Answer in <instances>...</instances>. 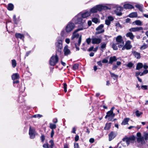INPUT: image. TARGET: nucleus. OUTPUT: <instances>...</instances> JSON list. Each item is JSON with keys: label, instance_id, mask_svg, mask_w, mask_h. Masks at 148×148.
Returning a JSON list of instances; mask_svg holds the SVG:
<instances>
[{"label": "nucleus", "instance_id": "f257e3e1", "mask_svg": "<svg viewBox=\"0 0 148 148\" xmlns=\"http://www.w3.org/2000/svg\"><path fill=\"white\" fill-rule=\"evenodd\" d=\"M74 23L71 22H69L65 26V29L61 31L60 35L62 37H65L68 36V34L72 31L75 28Z\"/></svg>", "mask_w": 148, "mask_h": 148}, {"label": "nucleus", "instance_id": "f03ea898", "mask_svg": "<svg viewBox=\"0 0 148 148\" xmlns=\"http://www.w3.org/2000/svg\"><path fill=\"white\" fill-rule=\"evenodd\" d=\"M110 8L104 5H96L90 9V12L91 13H97L98 11H101L103 10H110Z\"/></svg>", "mask_w": 148, "mask_h": 148}, {"label": "nucleus", "instance_id": "7ed1b4c3", "mask_svg": "<svg viewBox=\"0 0 148 148\" xmlns=\"http://www.w3.org/2000/svg\"><path fill=\"white\" fill-rule=\"evenodd\" d=\"M72 21L75 24H81L80 26L82 25L85 22V20L82 18L81 15V14H78L73 18Z\"/></svg>", "mask_w": 148, "mask_h": 148}, {"label": "nucleus", "instance_id": "20e7f679", "mask_svg": "<svg viewBox=\"0 0 148 148\" xmlns=\"http://www.w3.org/2000/svg\"><path fill=\"white\" fill-rule=\"evenodd\" d=\"M63 40L61 38H58L55 43L56 48V50L60 53H61L62 51Z\"/></svg>", "mask_w": 148, "mask_h": 148}, {"label": "nucleus", "instance_id": "39448f33", "mask_svg": "<svg viewBox=\"0 0 148 148\" xmlns=\"http://www.w3.org/2000/svg\"><path fill=\"white\" fill-rule=\"evenodd\" d=\"M114 107H112L110 111L107 112V114L105 116V118L107 119L108 118V120L109 121H111L115 115V114L113 112V110Z\"/></svg>", "mask_w": 148, "mask_h": 148}, {"label": "nucleus", "instance_id": "423d86ee", "mask_svg": "<svg viewBox=\"0 0 148 148\" xmlns=\"http://www.w3.org/2000/svg\"><path fill=\"white\" fill-rule=\"evenodd\" d=\"M85 29L84 26L82 25L81 26H79L78 28L75 30L73 32V35L71 37V40H73L75 38H78L79 37V34H78L77 33L78 32L84 29Z\"/></svg>", "mask_w": 148, "mask_h": 148}, {"label": "nucleus", "instance_id": "0eeeda50", "mask_svg": "<svg viewBox=\"0 0 148 148\" xmlns=\"http://www.w3.org/2000/svg\"><path fill=\"white\" fill-rule=\"evenodd\" d=\"M116 44L118 45L119 48L122 47L124 45V42L122 39L121 36L119 35L116 38Z\"/></svg>", "mask_w": 148, "mask_h": 148}, {"label": "nucleus", "instance_id": "6e6552de", "mask_svg": "<svg viewBox=\"0 0 148 148\" xmlns=\"http://www.w3.org/2000/svg\"><path fill=\"white\" fill-rule=\"evenodd\" d=\"M58 61V58L57 55L52 56L49 60L50 64L51 66L55 65Z\"/></svg>", "mask_w": 148, "mask_h": 148}, {"label": "nucleus", "instance_id": "1a4fd4ad", "mask_svg": "<svg viewBox=\"0 0 148 148\" xmlns=\"http://www.w3.org/2000/svg\"><path fill=\"white\" fill-rule=\"evenodd\" d=\"M36 134V132L34 128L32 127L31 126H30L29 133L30 138L31 139L34 138L35 137Z\"/></svg>", "mask_w": 148, "mask_h": 148}, {"label": "nucleus", "instance_id": "9d476101", "mask_svg": "<svg viewBox=\"0 0 148 148\" xmlns=\"http://www.w3.org/2000/svg\"><path fill=\"white\" fill-rule=\"evenodd\" d=\"M101 41V39L100 38L93 36L92 38V43L93 44H99Z\"/></svg>", "mask_w": 148, "mask_h": 148}, {"label": "nucleus", "instance_id": "9b49d317", "mask_svg": "<svg viewBox=\"0 0 148 148\" xmlns=\"http://www.w3.org/2000/svg\"><path fill=\"white\" fill-rule=\"evenodd\" d=\"M104 25L103 24H101L99 26L96 28L97 32L95 33L96 34H101L104 32V29H103Z\"/></svg>", "mask_w": 148, "mask_h": 148}, {"label": "nucleus", "instance_id": "f8f14e48", "mask_svg": "<svg viewBox=\"0 0 148 148\" xmlns=\"http://www.w3.org/2000/svg\"><path fill=\"white\" fill-rule=\"evenodd\" d=\"M132 47V46L131 45V42L129 40L127 41L124 46L122 48V49L123 50H124L125 49L127 50H129L131 49Z\"/></svg>", "mask_w": 148, "mask_h": 148}, {"label": "nucleus", "instance_id": "ddd939ff", "mask_svg": "<svg viewBox=\"0 0 148 148\" xmlns=\"http://www.w3.org/2000/svg\"><path fill=\"white\" fill-rule=\"evenodd\" d=\"M81 15L82 16L83 18H87L89 17L91 15V12L89 11H86L82 13H80Z\"/></svg>", "mask_w": 148, "mask_h": 148}, {"label": "nucleus", "instance_id": "4468645a", "mask_svg": "<svg viewBox=\"0 0 148 148\" xmlns=\"http://www.w3.org/2000/svg\"><path fill=\"white\" fill-rule=\"evenodd\" d=\"M114 20V18L111 16H108L105 21V24L107 25H110L111 22Z\"/></svg>", "mask_w": 148, "mask_h": 148}, {"label": "nucleus", "instance_id": "2eb2a0df", "mask_svg": "<svg viewBox=\"0 0 148 148\" xmlns=\"http://www.w3.org/2000/svg\"><path fill=\"white\" fill-rule=\"evenodd\" d=\"M64 54L65 56H67L71 53V51L69 49L68 45H66L64 49Z\"/></svg>", "mask_w": 148, "mask_h": 148}, {"label": "nucleus", "instance_id": "dca6fc26", "mask_svg": "<svg viewBox=\"0 0 148 148\" xmlns=\"http://www.w3.org/2000/svg\"><path fill=\"white\" fill-rule=\"evenodd\" d=\"M51 145H49L48 143L45 144L43 145V147L44 148H53L54 145V143L52 140H50L49 141Z\"/></svg>", "mask_w": 148, "mask_h": 148}, {"label": "nucleus", "instance_id": "f3484780", "mask_svg": "<svg viewBox=\"0 0 148 148\" xmlns=\"http://www.w3.org/2000/svg\"><path fill=\"white\" fill-rule=\"evenodd\" d=\"M123 146H127L130 144L129 140L128 138H124L123 141L121 142Z\"/></svg>", "mask_w": 148, "mask_h": 148}, {"label": "nucleus", "instance_id": "a211bd4d", "mask_svg": "<svg viewBox=\"0 0 148 148\" xmlns=\"http://www.w3.org/2000/svg\"><path fill=\"white\" fill-rule=\"evenodd\" d=\"M142 30L143 28L142 27H132L129 29L130 32H136Z\"/></svg>", "mask_w": 148, "mask_h": 148}, {"label": "nucleus", "instance_id": "6ab92c4d", "mask_svg": "<svg viewBox=\"0 0 148 148\" xmlns=\"http://www.w3.org/2000/svg\"><path fill=\"white\" fill-rule=\"evenodd\" d=\"M116 132H111L109 134V140L111 141L114 139L116 136Z\"/></svg>", "mask_w": 148, "mask_h": 148}, {"label": "nucleus", "instance_id": "aec40b11", "mask_svg": "<svg viewBox=\"0 0 148 148\" xmlns=\"http://www.w3.org/2000/svg\"><path fill=\"white\" fill-rule=\"evenodd\" d=\"M15 36L16 38L17 39L19 38L23 41L24 40V36L23 34L20 33H16L15 34Z\"/></svg>", "mask_w": 148, "mask_h": 148}, {"label": "nucleus", "instance_id": "412c9836", "mask_svg": "<svg viewBox=\"0 0 148 148\" xmlns=\"http://www.w3.org/2000/svg\"><path fill=\"white\" fill-rule=\"evenodd\" d=\"M137 141L138 143H140L141 144L145 143V141L143 137H140L137 138Z\"/></svg>", "mask_w": 148, "mask_h": 148}, {"label": "nucleus", "instance_id": "4be33fe9", "mask_svg": "<svg viewBox=\"0 0 148 148\" xmlns=\"http://www.w3.org/2000/svg\"><path fill=\"white\" fill-rule=\"evenodd\" d=\"M12 79L14 80L18 79L19 78V76L18 73H15L12 75Z\"/></svg>", "mask_w": 148, "mask_h": 148}, {"label": "nucleus", "instance_id": "5701e85b", "mask_svg": "<svg viewBox=\"0 0 148 148\" xmlns=\"http://www.w3.org/2000/svg\"><path fill=\"white\" fill-rule=\"evenodd\" d=\"M123 7L126 9H131L134 8V7L132 5L129 4H125L123 5Z\"/></svg>", "mask_w": 148, "mask_h": 148}, {"label": "nucleus", "instance_id": "b1692460", "mask_svg": "<svg viewBox=\"0 0 148 148\" xmlns=\"http://www.w3.org/2000/svg\"><path fill=\"white\" fill-rule=\"evenodd\" d=\"M117 60V59L115 56L110 57V58L109 63L110 64H112L113 62L116 61Z\"/></svg>", "mask_w": 148, "mask_h": 148}, {"label": "nucleus", "instance_id": "393cba45", "mask_svg": "<svg viewBox=\"0 0 148 148\" xmlns=\"http://www.w3.org/2000/svg\"><path fill=\"white\" fill-rule=\"evenodd\" d=\"M132 53L135 57L137 59H140V55L139 53L136 51H133Z\"/></svg>", "mask_w": 148, "mask_h": 148}, {"label": "nucleus", "instance_id": "a878e982", "mask_svg": "<svg viewBox=\"0 0 148 148\" xmlns=\"http://www.w3.org/2000/svg\"><path fill=\"white\" fill-rule=\"evenodd\" d=\"M126 36L127 37H129L131 40H133L134 38V36L131 32L127 33Z\"/></svg>", "mask_w": 148, "mask_h": 148}, {"label": "nucleus", "instance_id": "bb28decb", "mask_svg": "<svg viewBox=\"0 0 148 148\" xmlns=\"http://www.w3.org/2000/svg\"><path fill=\"white\" fill-rule=\"evenodd\" d=\"M135 7L138 8L140 11L143 12V5L137 4L135 5Z\"/></svg>", "mask_w": 148, "mask_h": 148}, {"label": "nucleus", "instance_id": "cd10ccee", "mask_svg": "<svg viewBox=\"0 0 148 148\" xmlns=\"http://www.w3.org/2000/svg\"><path fill=\"white\" fill-rule=\"evenodd\" d=\"M14 8V5L10 3L8 4L7 8L8 10L9 11H12Z\"/></svg>", "mask_w": 148, "mask_h": 148}, {"label": "nucleus", "instance_id": "c85d7f7f", "mask_svg": "<svg viewBox=\"0 0 148 148\" xmlns=\"http://www.w3.org/2000/svg\"><path fill=\"white\" fill-rule=\"evenodd\" d=\"M143 66V64L141 63H138L136 65V69L137 70H139L141 69Z\"/></svg>", "mask_w": 148, "mask_h": 148}, {"label": "nucleus", "instance_id": "c756f323", "mask_svg": "<svg viewBox=\"0 0 148 148\" xmlns=\"http://www.w3.org/2000/svg\"><path fill=\"white\" fill-rule=\"evenodd\" d=\"M129 16L130 18L136 17L137 16V14L136 12H133L131 13L129 15Z\"/></svg>", "mask_w": 148, "mask_h": 148}, {"label": "nucleus", "instance_id": "7c9ffc66", "mask_svg": "<svg viewBox=\"0 0 148 148\" xmlns=\"http://www.w3.org/2000/svg\"><path fill=\"white\" fill-rule=\"evenodd\" d=\"M133 23H134L137 25L141 26L143 25L142 22L140 20H137L134 21Z\"/></svg>", "mask_w": 148, "mask_h": 148}, {"label": "nucleus", "instance_id": "2f4dec72", "mask_svg": "<svg viewBox=\"0 0 148 148\" xmlns=\"http://www.w3.org/2000/svg\"><path fill=\"white\" fill-rule=\"evenodd\" d=\"M117 9L118 10H119L120 11L119 12H117L116 10L115 11L116 14L118 16H121L122 14L120 11L122 10V8L121 7H117Z\"/></svg>", "mask_w": 148, "mask_h": 148}, {"label": "nucleus", "instance_id": "473e14b6", "mask_svg": "<svg viewBox=\"0 0 148 148\" xmlns=\"http://www.w3.org/2000/svg\"><path fill=\"white\" fill-rule=\"evenodd\" d=\"M129 120V118H127L124 119L121 123V124L125 125L127 124Z\"/></svg>", "mask_w": 148, "mask_h": 148}, {"label": "nucleus", "instance_id": "72a5a7b5", "mask_svg": "<svg viewBox=\"0 0 148 148\" xmlns=\"http://www.w3.org/2000/svg\"><path fill=\"white\" fill-rule=\"evenodd\" d=\"M111 123H107L104 129L106 130H109L110 128Z\"/></svg>", "mask_w": 148, "mask_h": 148}, {"label": "nucleus", "instance_id": "f704fd0d", "mask_svg": "<svg viewBox=\"0 0 148 148\" xmlns=\"http://www.w3.org/2000/svg\"><path fill=\"white\" fill-rule=\"evenodd\" d=\"M143 112L140 111H139L138 110H137L135 112V114L136 116L137 117H139L142 114Z\"/></svg>", "mask_w": 148, "mask_h": 148}, {"label": "nucleus", "instance_id": "c9c22d12", "mask_svg": "<svg viewBox=\"0 0 148 148\" xmlns=\"http://www.w3.org/2000/svg\"><path fill=\"white\" fill-rule=\"evenodd\" d=\"M56 124L51 123H49V127L52 130H53L54 129H56Z\"/></svg>", "mask_w": 148, "mask_h": 148}, {"label": "nucleus", "instance_id": "e433bc0d", "mask_svg": "<svg viewBox=\"0 0 148 148\" xmlns=\"http://www.w3.org/2000/svg\"><path fill=\"white\" fill-rule=\"evenodd\" d=\"M110 73L111 75V77L113 78L114 79H117L118 78V76L117 75L115 74L114 73H112L111 72H110Z\"/></svg>", "mask_w": 148, "mask_h": 148}, {"label": "nucleus", "instance_id": "4c0bfd02", "mask_svg": "<svg viewBox=\"0 0 148 148\" xmlns=\"http://www.w3.org/2000/svg\"><path fill=\"white\" fill-rule=\"evenodd\" d=\"M12 65L13 68H14L16 65V60L14 59H13L12 60Z\"/></svg>", "mask_w": 148, "mask_h": 148}, {"label": "nucleus", "instance_id": "58836bf2", "mask_svg": "<svg viewBox=\"0 0 148 148\" xmlns=\"http://www.w3.org/2000/svg\"><path fill=\"white\" fill-rule=\"evenodd\" d=\"M92 21L95 23H97L99 22V20L97 18L94 17L92 18Z\"/></svg>", "mask_w": 148, "mask_h": 148}, {"label": "nucleus", "instance_id": "ea45409f", "mask_svg": "<svg viewBox=\"0 0 148 148\" xmlns=\"http://www.w3.org/2000/svg\"><path fill=\"white\" fill-rule=\"evenodd\" d=\"M148 47L147 45V44H144L140 47V49L143 50L144 49L147 48Z\"/></svg>", "mask_w": 148, "mask_h": 148}, {"label": "nucleus", "instance_id": "a19ab883", "mask_svg": "<svg viewBox=\"0 0 148 148\" xmlns=\"http://www.w3.org/2000/svg\"><path fill=\"white\" fill-rule=\"evenodd\" d=\"M78 68V64H75L73 66V69L74 70L77 69Z\"/></svg>", "mask_w": 148, "mask_h": 148}, {"label": "nucleus", "instance_id": "79ce46f5", "mask_svg": "<svg viewBox=\"0 0 148 148\" xmlns=\"http://www.w3.org/2000/svg\"><path fill=\"white\" fill-rule=\"evenodd\" d=\"M81 40H82V36H80L79 37L78 41V43L77 44V45L78 46L80 45L81 42Z\"/></svg>", "mask_w": 148, "mask_h": 148}, {"label": "nucleus", "instance_id": "37998d69", "mask_svg": "<svg viewBox=\"0 0 148 148\" xmlns=\"http://www.w3.org/2000/svg\"><path fill=\"white\" fill-rule=\"evenodd\" d=\"M13 21L14 22V23L15 24H17V19L16 18V16L15 15H14L13 16Z\"/></svg>", "mask_w": 148, "mask_h": 148}, {"label": "nucleus", "instance_id": "c03bdc74", "mask_svg": "<svg viewBox=\"0 0 148 148\" xmlns=\"http://www.w3.org/2000/svg\"><path fill=\"white\" fill-rule=\"evenodd\" d=\"M91 41H92V39H91L90 38H89L86 40V42L88 45L90 43Z\"/></svg>", "mask_w": 148, "mask_h": 148}, {"label": "nucleus", "instance_id": "a18cd8bd", "mask_svg": "<svg viewBox=\"0 0 148 148\" xmlns=\"http://www.w3.org/2000/svg\"><path fill=\"white\" fill-rule=\"evenodd\" d=\"M128 139H129V143H130L131 141L134 140L135 139V138L134 136H132L128 138Z\"/></svg>", "mask_w": 148, "mask_h": 148}, {"label": "nucleus", "instance_id": "49530a36", "mask_svg": "<svg viewBox=\"0 0 148 148\" xmlns=\"http://www.w3.org/2000/svg\"><path fill=\"white\" fill-rule=\"evenodd\" d=\"M42 116V115L40 114H37L36 115H34L33 116V117L34 118H37L39 117L40 118Z\"/></svg>", "mask_w": 148, "mask_h": 148}, {"label": "nucleus", "instance_id": "de8ad7c7", "mask_svg": "<svg viewBox=\"0 0 148 148\" xmlns=\"http://www.w3.org/2000/svg\"><path fill=\"white\" fill-rule=\"evenodd\" d=\"M64 92H66L67 91V84L66 83H64Z\"/></svg>", "mask_w": 148, "mask_h": 148}, {"label": "nucleus", "instance_id": "09e8293b", "mask_svg": "<svg viewBox=\"0 0 148 148\" xmlns=\"http://www.w3.org/2000/svg\"><path fill=\"white\" fill-rule=\"evenodd\" d=\"M112 48L115 50H117L118 49L117 46L115 44H113L112 45Z\"/></svg>", "mask_w": 148, "mask_h": 148}, {"label": "nucleus", "instance_id": "8fccbe9b", "mask_svg": "<svg viewBox=\"0 0 148 148\" xmlns=\"http://www.w3.org/2000/svg\"><path fill=\"white\" fill-rule=\"evenodd\" d=\"M101 46V49H104L106 48V44L105 43H102Z\"/></svg>", "mask_w": 148, "mask_h": 148}, {"label": "nucleus", "instance_id": "3c124183", "mask_svg": "<svg viewBox=\"0 0 148 148\" xmlns=\"http://www.w3.org/2000/svg\"><path fill=\"white\" fill-rule=\"evenodd\" d=\"M143 67L144 69H147L148 68V65H147V63H145L143 65Z\"/></svg>", "mask_w": 148, "mask_h": 148}, {"label": "nucleus", "instance_id": "603ef678", "mask_svg": "<svg viewBox=\"0 0 148 148\" xmlns=\"http://www.w3.org/2000/svg\"><path fill=\"white\" fill-rule=\"evenodd\" d=\"M133 65V64L131 62H130L128 63V64H127V66L129 67V68H131Z\"/></svg>", "mask_w": 148, "mask_h": 148}, {"label": "nucleus", "instance_id": "864d4df0", "mask_svg": "<svg viewBox=\"0 0 148 148\" xmlns=\"http://www.w3.org/2000/svg\"><path fill=\"white\" fill-rule=\"evenodd\" d=\"M141 88L143 90L147 89V86L146 85H143L141 86Z\"/></svg>", "mask_w": 148, "mask_h": 148}, {"label": "nucleus", "instance_id": "5fc2aeb1", "mask_svg": "<svg viewBox=\"0 0 148 148\" xmlns=\"http://www.w3.org/2000/svg\"><path fill=\"white\" fill-rule=\"evenodd\" d=\"M65 42L67 44H69L70 42V40L69 38H66L65 40Z\"/></svg>", "mask_w": 148, "mask_h": 148}, {"label": "nucleus", "instance_id": "6e6d98bb", "mask_svg": "<svg viewBox=\"0 0 148 148\" xmlns=\"http://www.w3.org/2000/svg\"><path fill=\"white\" fill-rule=\"evenodd\" d=\"M108 62V60L106 59H104L102 60V62L106 63Z\"/></svg>", "mask_w": 148, "mask_h": 148}, {"label": "nucleus", "instance_id": "4d7b16f0", "mask_svg": "<svg viewBox=\"0 0 148 148\" xmlns=\"http://www.w3.org/2000/svg\"><path fill=\"white\" fill-rule=\"evenodd\" d=\"M41 140L42 142H43L45 140V136L44 135H42L40 137Z\"/></svg>", "mask_w": 148, "mask_h": 148}, {"label": "nucleus", "instance_id": "13d9d810", "mask_svg": "<svg viewBox=\"0 0 148 148\" xmlns=\"http://www.w3.org/2000/svg\"><path fill=\"white\" fill-rule=\"evenodd\" d=\"M54 134V131L53 130H52L51 132V138H52Z\"/></svg>", "mask_w": 148, "mask_h": 148}, {"label": "nucleus", "instance_id": "bf43d9fd", "mask_svg": "<svg viewBox=\"0 0 148 148\" xmlns=\"http://www.w3.org/2000/svg\"><path fill=\"white\" fill-rule=\"evenodd\" d=\"M94 139L93 138H90L89 140V142L91 143H93L94 142Z\"/></svg>", "mask_w": 148, "mask_h": 148}, {"label": "nucleus", "instance_id": "052dcab7", "mask_svg": "<svg viewBox=\"0 0 148 148\" xmlns=\"http://www.w3.org/2000/svg\"><path fill=\"white\" fill-rule=\"evenodd\" d=\"M79 139V136L78 135H76L75 137V140L76 141H77Z\"/></svg>", "mask_w": 148, "mask_h": 148}, {"label": "nucleus", "instance_id": "680f3d73", "mask_svg": "<svg viewBox=\"0 0 148 148\" xmlns=\"http://www.w3.org/2000/svg\"><path fill=\"white\" fill-rule=\"evenodd\" d=\"M53 122L54 123H56L58 122V120L56 118L52 120Z\"/></svg>", "mask_w": 148, "mask_h": 148}, {"label": "nucleus", "instance_id": "e2e57ef3", "mask_svg": "<svg viewBox=\"0 0 148 148\" xmlns=\"http://www.w3.org/2000/svg\"><path fill=\"white\" fill-rule=\"evenodd\" d=\"M74 148H79L78 144L77 143H75Z\"/></svg>", "mask_w": 148, "mask_h": 148}, {"label": "nucleus", "instance_id": "0e129e2a", "mask_svg": "<svg viewBox=\"0 0 148 148\" xmlns=\"http://www.w3.org/2000/svg\"><path fill=\"white\" fill-rule=\"evenodd\" d=\"M31 51H30L27 52L26 53V55H25V57H27L28 56L29 54L31 53Z\"/></svg>", "mask_w": 148, "mask_h": 148}, {"label": "nucleus", "instance_id": "69168bd1", "mask_svg": "<svg viewBox=\"0 0 148 148\" xmlns=\"http://www.w3.org/2000/svg\"><path fill=\"white\" fill-rule=\"evenodd\" d=\"M97 64L99 66H102V64L101 63V61L98 62H97Z\"/></svg>", "mask_w": 148, "mask_h": 148}, {"label": "nucleus", "instance_id": "338daca9", "mask_svg": "<svg viewBox=\"0 0 148 148\" xmlns=\"http://www.w3.org/2000/svg\"><path fill=\"white\" fill-rule=\"evenodd\" d=\"M76 130L75 128V127H73L72 129V132L73 133H74V134H75L76 133V132H75Z\"/></svg>", "mask_w": 148, "mask_h": 148}, {"label": "nucleus", "instance_id": "774afa93", "mask_svg": "<svg viewBox=\"0 0 148 148\" xmlns=\"http://www.w3.org/2000/svg\"><path fill=\"white\" fill-rule=\"evenodd\" d=\"M143 73L144 75L147 74L148 73V70L146 69L143 71Z\"/></svg>", "mask_w": 148, "mask_h": 148}]
</instances>
